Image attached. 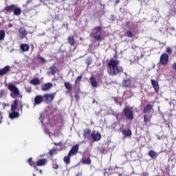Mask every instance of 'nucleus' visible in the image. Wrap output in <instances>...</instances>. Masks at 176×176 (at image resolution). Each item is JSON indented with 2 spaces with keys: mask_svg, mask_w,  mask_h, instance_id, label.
<instances>
[{
  "mask_svg": "<svg viewBox=\"0 0 176 176\" xmlns=\"http://www.w3.org/2000/svg\"><path fill=\"white\" fill-rule=\"evenodd\" d=\"M6 35V34L5 33V30H0V41H3Z\"/></svg>",
  "mask_w": 176,
  "mask_h": 176,
  "instance_id": "72a5a7b5",
  "label": "nucleus"
},
{
  "mask_svg": "<svg viewBox=\"0 0 176 176\" xmlns=\"http://www.w3.org/2000/svg\"><path fill=\"white\" fill-rule=\"evenodd\" d=\"M166 53H168V54H171V53H173V50H171V48L170 47H168L166 48Z\"/></svg>",
  "mask_w": 176,
  "mask_h": 176,
  "instance_id": "a19ab883",
  "label": "nucleus"
},
{
  "mask_svg": "<svg viewBox=\"0 0 176 176\" xmlns=\"http://www.w3.org/2000/svg\"><path fill=\"white\" fill-rule=\"evenodd\" d=\"M168 58H169L168 54L166 53L162 54L160 58V64H162V65H166V64L168 63Z\"/></svg>",
  "mask_w": 176,
  "mask_h": 176,
  "instance_id": "0eeeda50",
  "label": "nucleus"
},
{
  "mask_svg": "<svg viewBox=\"0 0 176 176\" xmlns=\"http://www.w3.org/2000/svg\"><path fill=\"white\" fill-rule=\"evenodd\" d=\"M25 89L27 93H31V90H32L31 87H25Z\"/></svg>",
  "mask_w": 176,
  "mask_h": 176,
  "instance_id": "c03bdc74",
  "label": "nucleus"
},
{
  "mask_svg": "<svg viewBox=\"0 0 176 176\" xmlns=\"http://www.w3.org/2000/svg\"><path fill=\"white\" fill-rule=\"evenodd\" d=\"M57 151H61V148H52L50 151V154L51 155V156H53V155H56V153H57Z\"/></svg>",
  "mask_w": 176,
  "mask_h": 176,
  "instance_id": "473e14b6",
  "label": "nucleus"
},
{
  "mask_svg": "<svg viewBox=\"0 0 176 176\" xmlns=\"http://www.w3.org/2000/svg\"><path fill=\"white\" fill-rule=\"evenodd\" d=\"M125 36H127V38H133L134 37V34L131 30H126L125 32Z\"/></svg>",
  "mask_w": 176,
  "mask_h": 176,
  "instance_id": "7c9ffc66",
  "label": "nucleus"
},
{
  "mask_svg": "<svg viewBox=\"0 0 176 176\" xmlns=\"http://www.w3.org/2000/svg\"><path fill=\"white\" fill-rule=\"evenodd\" d=\"M53 87V84L52 82H47L41 86V90L43 91H47V90H50Z\"/></svg>",
  "mask_w": 176,
  "mask_h": 176,
  "instance_id": "ddd939ff",
  "label": "nucleus"
},
{
  "mask_svg": "<svg viewBox=\"0 0 176 176\" xmlns=\"http://www.w3.org/2000/svg\"><path fill=\"white\" fill-rule=\"evenodd\" d=\"M124 115L129 120H133L134 119V114H133V110L129 107H125L123 109Z\"/></svg>",
  "mask_w": 176,
  "mask_h": 176,
  "instance_id": "20e7f679",
  "label": "nucleus"
},
{
  "mask_svg": "<svg viewBox=\"0 0 176 176\" xmlns=\"http://www.w3.org/2000/svg\"><path fill=\"white\" fill-rule=\"evenodd\" d=\"M41 83V81L39 80V78H33L30 80V84L33 85L34 86H38Z\"/></svg>",
  "mask_w": 176,
  "mask_h": 176,
  "instance_id": "a878e982",
  "label": "nucleus"
},
{
  "mask_svg": "<svg viewBox=\"0 0 176 176\" xmlns=\"http://www.w3.org/2000/svg\"><path fill=\"white\" fill-rule=\"evenodd\" d=\"M43 116H45V114H41V117L39 118V120L41 122L43 126L45 125V123H43Z\"/></svg>",
  "mask_w": 176,
  "mask_h": 176,
  "instance_id": "ea45409f",
  "label": "nucleus"
},
{
  "mask_svg": "<svg viewBox=\"0 0 176 176\" xmlns=\"http://www.w3.org/2000/svg\"><path fill=\"white\" fill-rule=\"evenodd\" d=\"M22 97H23L22 96H20V98H22Z\"/></svg>",
  "mask_w": 176,
  "mask_h": 176,
  "instance_id": "bf43d9fd",
  "label": "nucleus"
},
{
  "mask_svg": "<svg viewBox=\"0 0 176 176\" xmlns=\"http://www.w3.org/2000/svg\"><path fill=\"white\" fill-rule=\"evenodd\" d=\"M157 153L155 151L151 150L148 152V156H150V157H152L153 159V157H155V156H156Z\"/></svg>",
  "mask_w": 176,
  "mask_h": 176,
  "instance_id": "f704fd0d",
  "label": "nucleus"
},
{
  "mask_svg": "<svg viewBox=\"0 0 176 176\" xmlns=\"http://www.w3.org/2000/svg\"><path fill=\"white\" fill-rule=\"evenodd\" d=\"M44 102H46L47 104H49V102H52L53 100H54V97H56V94L52 93L50 94H45L43 96Z\"/></svg>",
  "mask_w": 176,
  "mask_h": 176,
  "instance_id": "39448f33",
  "label": "nucleus"
},
{
  "mask_svg": "<svg viewBox=\"0 0 176 176\" xmlns=\"http://www.w3.org/2000/svg\"><path fill=\"white\" fill-rule=\"evenodd\" d=\"M131 86V80L126 79L122 82V87H130Z\"/></svg>",
  "mask_w": 176,
  "mask_h": 176,
  "instance_id": "a211bd4d",
  "label": "nucleus"
},
{
  "mask_svg": "<svg viewBox=\"0 0 176 176\" xmlns=\"http://www.w3.org/2000/svg\"><path fill=\"white\" fill-rule=\"evenodd\" d=\"M172 67L173 68V69H175L176 70V63H173L172 65Z\"/></svg>",
  "mask_w": 176,
  "mask_h": 176,
  "instance_id": "8fccbe9b",
  "label": "nucleus"
},
{
  "mask_svg": "<svg viewBox=\"0 0 176 176\" xmlns=\"http://www.w3.org/2000/svg\"><path fill=\"white\" fill-rule=\"evenodd\" d=\"M55 145H57V146H61V142L56 144V143H54Z\"/></svg>",
  "mask_w": 176,
  "mask_h": 176,
  "instance_id": "3c124183",
  "label": "nucleus"
},
{
  "mask_svg": "<svg viewBox=\"0 0 176 176\" xmlns=\"http://www.w3.org/2000/svg\"><path fill=\"white\" fill-rule=\"evenodd\" d=\"M20 49L23 52H28V50H30V45H28V44H21Z\"/></svg>",
  "mask_w": 176,
  "mask_h": 176,
  "instance_id": "6ab92c4d",
  "label": "nucleus"
},
{
  "mask_svg": "<svg viewBox=\"0 0 176 176\" xmlns=\"http://www.w3.org/2000/svg\"><path fill=\"white\" fill-rule=\"evenodd\" d=\"M94 30L95 31V32H94L93 34L94 39H95V41H97V42H101V41H102V37H101L102 27H101L100 25L96 26L94 28Z\"/></svg>",
  "mask_w": 176,
  "mask_h": 176,
  "instance_id": "7ed1b4c3",
  "label": "nucleus"
},
{
  "mask_svg": "<svg viewBox=\"0 0 176 176\" xmlns=\"http://www.w3.org/2000/svg\"><path fill=\"white\" fill-rule=\"evenodd\" d=\"M10 71V66H6L3 69H0V76H3V75H6L8 72Z\"/></svg>",
  "mask_w": 176,
  "mask_h": 176,
  "instance_id": "2eb2a0df",
  "label": "nucleus"
},
{
  "mask_svg": "<svg viewBox=\"0 0 176 176\" xmlns=\"http://www.w3.org/2000/svg\"><path fill=\"white\" fill-rule=\"evenodd\" d=\"M122 134L125 135V137H131L133 133L130 129H128V130L124 129L122 131Z\"/></svg>",
  "mask_w": 176,
  "mask_h": 176,
  "instance_id": "c85d7f7f",
  "label": "nucleus"
},
{
  "mask_svg": "<svg viewBox=\"0 0 176 176\" xmlns=\"http://www.w3.org/2000/svg\"><path fill=\"white\" fill-rule=\"evenodd\" d=\"M91 137L94 142L100 141V140L102 138L101 133L96 131H93L91 132Z\"/></svg>",
  "mask_w": 176,
  "mask_h": 176,
  "instance_id": "423d86ee",
  "label": "nucleus"
},
{
  "mask_svg": "<svg viewBox=\"0 0 176 176\" xmlns=\"http://www.w3.org/2000/svg\"><path fill=\"white\" fill-rule=\"evenodd\" d=\"M82 80V76H79L76 78L75 80V85H78V83H79V82H80Z\"/></svg>",
  "mask_w": 176,
  "mask_h": 176,
  "instance_id": "58836bf2",
  "label": "nucleus"
},
{
  "mask_svg": "<svg viewBox=\"0 0 176 176\" xmlns=\"http://www.w3.org/2000/svg\"><path fill=\"white\" fill-rule=\"evenodd\" d=\"M78 151H79V145L76 144L71 148L68 155L69 156H74V155H76L78 153Z\"/></svg>",
  "mask_w": 176,
  "mask_h": 176,
  "instance_id": "1a4fd4ad",
  "label": "nucleus"
},
{
  "mask_svg": "<svg viewBox=\"0 0 176 176\" xmlns=\"http://www.w3.org/2000/svg\"><path fill=\"white\" fill-rule=\"evenodd\" d=\"M90 135H91V130L89 129H84V133H83V137L84 138H87L89 140Z\"/></svg>",
  "mask_w": 176,
  "mask_h": 176,
  "instance_id": "f3484780",
  "label": "nucleus"
},
{
  "mask_svg": "<svg viewBox=\"0 0 176 176\" xmlns=\"http://www.w3.org/2000/svg\"><path fill=\"white\" fill-rule=\"evenodd\" d=\"M16 6L14 4L8 6L4 8V10H6V12H14V9L16 8Z\"/></svg>",
  "mask_w": 176,
  "mask_h": 176,
  "instance_id": "4be33fe9",
  "label": "nucleus"
},
{
  "mask_svg": "<svg viewBox=\"0 0 176 176\" xmlns=\"http://www.w3.org/2000/svg\"><path fill=\"white\" fill-rule=\"evenodd\" d=\"M28 163L30 164V166H31V167H34V168H35V170H36L38 171V168H36V164H35V162H34V161H32V157H30L28 159Z\"/></svg>",
  "mask_w": 176,
  "mask_h": 176,
  "instance_id": "bb28decb",
  "label": "nucleus"
},
{
  "mask_svg": "<svg viewBox=\"0 0 176 176\" xmlns=\"http://www.w3.org/2000/svg\"><path fill=\"white\" fill-rule=\"evenodd\" d=\"M52 167L53 168H55V169L58 168V164H57V162L56 160H52Z\"/></svg>",
  "mask_w": 176,
  "mask_h": 176,
  "instance_id": "4c0bfd02",
  "label": "nucleus"
},
{
  "mask_svg": "<svg viewBox=\"0 0 176 176\" xmlns=\"http://www.w3.org/2000/svg\"><path fill=\"white\" fill-rule=\"evenodd\" d=\"M67 41L69 45L72 46H75V38H74V36H69L67 38Z\"/></svg>",
  "mask_w": 176,
  "mask_h": 176,
  "instance_id": "cd10ccee",
  "label": "nucleus"
},
{
  "mask_svg": "<svg viewBox=\"0 0 176 176\" xmlns=\"http://www.w3.org/2000/svg\"><path fill=\"white\" fill-rule=\"evenodd\" d=\"M4 93H5V89H1V90H0V99L2 98V97H3V94H4Z\"/></svg>",
  "mask_w": 176,
  "mask_h": 176,
  "instance_id": "a18cd8bd",
  "label": "nucleus"
},
{
  "mask_svg": "<svg viewBox=\"0 0 176 176\" xmlns=\"http://www.w3.org/2000/svg\"><path fill=\"white\" fill-rule=\"evenodd\" d=\"M67 89L68 90V93H70V96L72 97V92H71V90H72V85L69 82H67Z\"/></svg>",
  "mask_w": 176,
  "mask_h": 176,
  "instance_id": "2f4dec72",
  "label": "nucleus"
},
{
  "mask_svg": "<svg viewBox=\"0 0 176 176\" xmlns=\"http://www.w3.org/2000/svg\"><path fill=\"white\" fill-rule=\"evenodd\" d=\"M152 109H153V106L151 104H148L143 109V113H149Z\"/></svg>",
  "mask_w": 176,
  "mask_h": 176,
  "instance_id": "4468645a",
  "label": "nucleus"
},
{
  "mask_svg": "<svg viewBox=\"0 0 176 176\" xmlns=\"http://www.w3.org/2000/svg\"><path fill=\"white\" fill-rule=\"evenodd\" d=\"M8 90H10V96L12 98H16V97H19L20 96V91L19 90V88L16 87V85H13L12 83H9L8 85Z\"/></svg>",
  "mask_w": 176,
  "mask_h": 176,
  "instance_id": "f03ea898",
  "label": "nucleus"
},
{
  "mask_svg": "<svg viewBox=\"0 0 176 176\" xmlns=\"http://www.w3.org/2000/svg\"><path fill=\"white\" fill-rule=\"evenodd\" d=\"M20 103V111L21 113H23V104H21V101H19Z\"/></svg>",
  "mask_w": 176,
  "mask_h": 176,
  "instance_id": "de8ad7c7",
  "label": "nucleus"
},
{
  "mask_svg": "<svg viewBox=\"0 0 176 176\" xmlns=\"http://www.w3.org/2000/svg\"><path fill=\"white\" fill-rule=\"evenodd\" d=\"M81 163L82 164L90 165L91 164V159H90V157L88 158H82Z\"/></svg>",
  "mask_w": 176,
  "mask_h": 176,
  "instance_id": "aec40b11",
  "label": "nucleus"
},
{
  "mask_svg": "<svg viewBox=\"0 0 176 176\" xmlns=\"http://www.w3.org/2000/svg\"><path fill=\"white\" fill-rule=\"evenodd\" d=\"M45 134H47L49 135L50 138H52V135H50V131H49V129L46 128V126H44V130H43Z\"/></svg>",
  "mask_w": 176,
  "mask_h": 176,
  "instance_id": "e433bc0d",
  "label": "nucleus"
},
{
  "mask_svg": "<svg viewBox=\"0 0 176 176\" xmlns=\"http://www.w3.org/2000/svg\"><path fill=\"white\" fill-rule=\"evenodd\" d=\"M65 87H67V82H65Z\"/></svg>",
  "mask_w": 176,
  "mask_h": 176,
  "instance_id": "6e6d98bb",
  "label": "nucleus"
},
{
  "mask_svg": "<svg viewBox=\"0 0 176 176\" xmlns=\"http://www.w3.org/2000/svg\"><path fill=\"white\" fill-rule=\"evenodd\" d=\"M12 112L9 113V118L10 119H16L20 116V114L19 113V111H11Z\"/></svg>",
  "mask_w": 176,
  "mask_h": 176,
  "instance_id": "dca6fc26",
  "label": "nucleus"
},
{
  "mask_svg": "<svg viewBox=\"0 0 176 176\" xmlns=\"http://www.w3.org/2000/svg\"><path fill=\"white\" fill-rule=\"evenodd\" d=\"M152 119V116H148L145 114L144 116V124H148V122H151V120Z\"/></svg>",
  "mask_w": 176,
  "mask_h": 176,
  "instance_id": "393cba45",
  "label": "nucleus"
},
{
  "mask_svg": "<svg viewBox=\"0 0 176 176\" xmlns=\"http://www.w3.org/2000/svg\"><path fill=\"white\" fill-rule=\"evenodd\" d=\"M125 25H126V27H128V28H130V21H126L125 23Z\"/></svg>",
  "mask_w": 176,
  "mask_h": 176,
  "instance_id": "09e8293b",
  "label": "nucleus"
},
{
  "mask_svg": "<svg viewBox=\"0 0 176 176\" xmlns=\"http://www.w3.org/2000/svg\"><path fill=\"white\" fill-rule=\"evenodd\" d=\"M75 98L76 101H78L79 100H80V96H79V91H78V93L75 94Z\"/></svg>",
  "mask_w": 176,
  "mask_h": 176,
  "instance_id": "37998d69",
  "label": "nucleus"
},
{
  "mask_svg": "<svg viewBox=\"0 0 176 176\" xmlns=\"http://www.w3.org/2000/svg\"><path fill=\"white\" fill-rule=\"evenodd\" d=\"M40 174H42V170H39Z\"/></svg>",
  "mask_w": 176,
  "mask_h": 176,
  "instance_id": "4d7b16f0",
  "label": "nucleus"
},
{
  "mask_svg": "<svg viewBox=\"0 0 176 176\" xmlns=\"http://www.w3.org/2000/svg\"><path fill=\"white\" fill-rule=\"evenodd\" d=\"M19 34L20 39H24V38H25V36H27V34L28 33L27 32V30H25L24 28H21L19 30Z\"/></svg>",
  "mask_w": 176,
  "mask_h": 176,
  "instance_id": "9b49d317",
  "label": "nucleus"
},
{
  "mask_svg": "<svg viewBox=\"0 0 176 176\" xmlns=\"http://www.w3.org/2000/svg\"><path fill=\"white\" fill-rule=\"evenodd\" d=\"M64 162H65V163H67V156H65V157H64Z\"/></svg>",
  "mask_w": 176,
  "mask_h": 176,
  "instance_id": "864d4df0",
  "label": "nucleus"
},
{
  "mask_svg": "<svg viewBox=\"0 0 176 176\" xmlns=\"http://www.w3.org/2000/svg\"><path fill=\"white\" fill-rule=\"evenodd\" d=\"M46 164H47V160L46 158L40 159L36 162V166L38 167L46 166Z\"/></svg>",
  "mask_w": 176,
  "mask_h": 176,
  "instance_id": "f8f14e48",
  "label": "nucleus"
},
{
  "mask_svg": "<svg viewBox=\"0 0 176 176\" xmlns=\"http://www.w3.org/2000/svg\"><path fill=\"white\" fill-rule=\"evenodd\" d=\"M151 82L155 93H159V90H160V87L159 86V82L153 79H151Z\"/></svg>",
  "mask_w": 176,
  "mask_h": 176,
  "instance_id": "9d476101",
  "label": "nucleus"
},
{
  "mask_svg": "<svg viewBox=\"0 0 176 176\" xmlns=\"http://www.w3.org/2000/svg\"><path fill=\"white\" fill-rule=\"evenodd\" d=\"M19 105V100H14L13 103L11 104V111H16L17 106Z\"/></svg>",
  "mask_w": 176,
  "mask_h": 176,
  "instance_id": "5701e85b",
  "label": "nucleus"
},
{
  "mask_svg": "<svg viewBox=\"0 0 176 176\" xmlns=\"http://www.w3.org/2000/svg\"><path fill=\"white\" fill-rule=\"evenodd\" d=\"M119 60L111 58L107 64V72L111 76H116L123 72V67L120 65Z\"/></svg>",
  "mask_w": 176,
  "mask_h": 176,
  "instance_id": "f257e3e1",
  "label": "nucleus"
},
{
  "mask_svg": "<svg viewBox=\"0 0 176 176\" xmlns=\"http://www.w3.org/2000/svg\"><path fill=\"white\" fill-rule=\"evenodd\" d=\"M14 14L15 16H20V14H21V9L19 7H17V6H16L14 10Z\"/></svg>",
  "mask_w": 176,
  "mask_h": 176,
  "instance_id": "c756f323",
  "label": "nucleus"
},
{
  "mask_svg": "<svg viewBox=\"0 0 176 176\" xmlns=\"http://www.w3.org/2000/svg\"><path fill=\"white\" fill-rule=\"evenodd\" d=\"M41 35H42V36L45 35V32L42 33L41 34H38V36H41Z\"/></svg>",
  "mask_w": 176,
  "mask_h": 176,
  "instance_id": "5fc2aeb1",
  "label": "nucleus"
},
{
  "mask_svg": "<svg viewBox=\"0 0 176 176\" xmlns=\"http://www.w3.org/2000/svg\"><path fill=\"white\" fill-rule=\"evenodd\" d=\"M90 82L92 87H98V83H97V81L96 80V78L94 76H91L90 78Z\"/></svg>",
  "mask_w": 176,
  "mask_h": 176,
  "instance_id": "412c9836",
  "label": "nucleus"
},
{
  "mask_svg": "<svg viewBox=\"0 0 176 176\" xmlns=\"http://www.w3.org/2000/svg\"><path fill=\"white\" fill-rule=\"evenodd\" d=\"M12 27H13V25L12 23H9L8 24V28H12Z\"/></svg>",
  "mask_w": 176,
  "mask_h": 176,
  "instance_id": "603ef678",
  "label": "nucleus"
},
{
  "mask_svg": "<svg viewBox=\"0 0 176 176\" xmlns=\"http://www.w3.org/2000/svg\"><path fill=\"white\" fill-rule=\"evenodd\" d=\"M93 63V59L91 58V56H89L87 58V65L89 67V65H91V64Z\"/></svg>",
  "mask_w": 176,
  "mask_h": 176,
  "instance_id": "c9c22d12",
  "label": "nucleus"
},
{
  "mask_svg": "<svg viewBox=\"0 0 176 176\" xmlns=\"http://www.w3.org/2000/svg\"><path fill=\"white\" fill-rule=\"evenodd\" d=\"M38 58L42 64H46L47 61L45 60L44 58L40 56Z\"/></svg>",
  "mask_w": 176,
  "mask_h": 176,
  "instance_id": "79ce46f5",
  "label": "nucleus"
},
{
  "mask_svg": "<svg viewBox=\"0 0 176 176\" xmlns=\"http://www.w3.org/2000/svg\"><path fill=\"white\" fill-rule=\"evenodd\" d=\"M33 176H36V175H35V173L33 174Z\"/></svg>",
  "mask_w": 176,
  "mask_h": 176,
  "instance_id": "13d9d810",
  "label": "nucleus"
},
{
  "mask_svg": "<svg viewBox=\"0 0 176 176\" xmlns=\"http://www.w3.org/2000/svg\"><path fill=\"white\" fill-rule=\"evenodd\" d=\"M43 96L37 95L34 97V102L33 104L34 107L36 105H40V104H42L43 102Z\"/></svg>",
  "mask_w": 176,
  "mask_h": 176,
  "instance_id": "6e6552de",
  "label": "nucleus"
},
{
  "mask_svg": "<svg viewBox=\"0 0 176 176\" xmlns=\"http://www.w3.org/2000/svg\"><path fill=\"white\" fill-rule=\"evenodd\" d=\"M56 72H57V67L56 66H51L49 69V74H51V75H55Z\"/></svg>",
  "mask_w": 176,
  "mask_h": 176,
  "instance_id": "b1692460",
  "label": "nucleus"
},
{
  "mask_svg": "<svg viewBox=\"0 0 176 176\" xmlns=\"http://www.w3.org/2000/svg\"><path fill=\"white\" fill-rule=\"evenodd\" d=\"M71 156H69V154L67 155V164H69V162L71 160Z\"/></svg>",
  "mask_w": 176,
  "mask_h": 176,
  "instance_id": "49530a36",
  "label": "nucleus"
}]
</instances>
